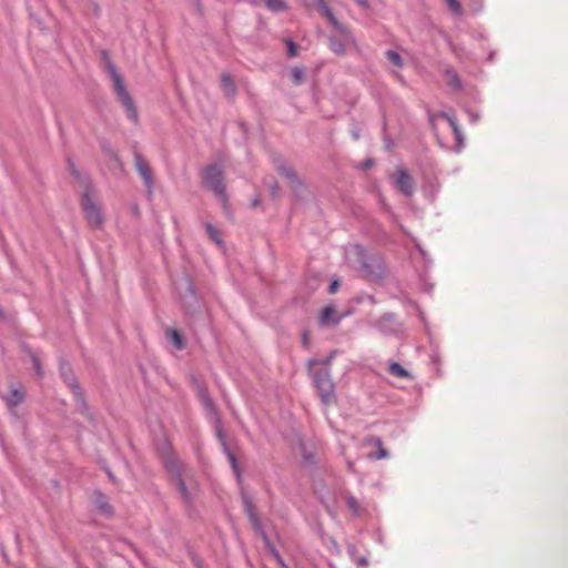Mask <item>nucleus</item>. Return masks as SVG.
I'll use <instances>...</instances> for the list:
<instances>
[{
  "instance_id": "obj_1",
  "label": "nucleus",
  "mask_w": 568,
  "mask_h": 568,
  "mask_svg": "<svg viewBox=\"0 0 568 568\" xmlns=\"http://www.w3.org/2000/svg\"><path fill=\"white\" fill-rule=\"evenodd\" d=\"M84 220L91 230H100L104 224L103 209L97 191L91 184L85 185L80 200Z\"/></svg>"
},
{
  "instance_id": "obj_2",
  "label": "nucleus",
  "mask_w": 568,
  "mask_h": 568,
  "mask_svg": "<svg viewBox=\"0 0 568 568\" xmlns=\"http://www.w3.org/2000/svg\"><path fill=\"white\" fill-rule=\"evenodd\" d=\"M201 179L204 186L211 190L226 205L227 195L223 169L217 164L207 165L201 172Z\"/></svg>"
},
{
  "instance_id": "obj_3",
  "label": "nucleus",
  "mask_w": 568,
  "mask_h": 568,
  "mask_svg": "<svg viewBox=\"0 0 568 568\" xmlns=\"http://www.w3.org/2000/svg\"><path fill=\"white\" fill-rule=\"evenodd\" d=\"M109 71L111 73V78L113 80L116 94L126 111L128 118L130 120H132L133 122H136L138 121V110L134 105L133 100L131 99L129 92L126 91V89L124 87L122 78L120 77V74L118 73V71L113 64L109 65Z\"/></svg>"
},
{
  "instance_id": "obj_4",
  "label": "nucleus",
  "mask_w": 568,
  "mask_h": 568,
  "mask_svg": "<svg viewBox=\"0 0 568 568\" xmlns=\"http://www.w3.org/2000/svg\"><path fill=\"white\" fill-rule=\"evenodd\" d=\"M314 385L318 392L324 405H331L336 402L335 386L327 369L321 371L313 376Z\"/></svg>"
},
{
  "instance_id": "obj_5",
  "label": "nucleus",
  "mask_w": 568,
  "mask_h": 568,
  "mask_svg": "<svg viewBox=\"0 0 568 568\" xmlns=\"http://www.w3.org/2000/svg\"><path fill=\"white\" fill-rule=\"evenodd\" d=\"M163 463L166 469L176 478V486L182 496L186 501L191 500V494L187 491L184 479L182 478L183 465L174 457V455L163 456Z\"/></svg>"
},
{
  "instance_id": "obj_6",
  "label": "nucleus",
  "mask_w": 568,
  "mask_h": 568,
  "mask_svg": "<svg viewBox=\"0 0 568 568\" xmlns=\"http://www.w3.org/2000/svg\"><path fill=\"white\" fill-rule=\"evenodd\" d=\"M135 169L144 181L145 186L151 192L153 186L152 169L148 161H145L140 154H135L134 158Z\"/></svg>"
},
{
  "instance_id": "obj_7",
  "label": "nucleus",
  "mask_w": 568,
  "mask_h": 568,
  "mask_svg": "<svg viewBox=\"0 0 568 568\" xmlns=\"http://www.w3.org/2000/svg\"><path fill=\"white\" fill-rule=\"evenodd\" d=\"M396 186L407 196H410L414 192V180L404 170H397L395 172Z\"/></svg>"
},
{
  "instance_id": "obj_8",
  "label": "nucleus",
  "mask_w": 568,
  "mask_h": 568,
  "mask_svg": "<svg viewBox=\"0 0 568 568\" xmlns=\"http://www.w3.org/2000/svg\"><path fill=\"white\" fill-rule=\"evenodd\" d=\"M306 7L307 9L312 10V9H315L317 10L322 16H324L325 18L328 19V21L336 26L337 24V21H336V18L334 17L331 8L328 7V4L325 2V0H310L307 3H306Z\"/></svg>"
},
{
  "instance_id": "obj_9",
  "label": "nucleus",
  "mask_w": 568,
  "mask_h": 568,
  "mask_svg": "<svg viewBox=\"0 0 568 568\" xmlns=\"http://www.w3.org/2000/svg\"><path fill=\"white\" fill-rule=\"evenodd\" d=\"M339 321L341 316L337 314L334 306H325L320 313V324L323 326L338 324Z\"/></svg>"
},
{
  "instance_id": "obj_10",
  "label": "nucleus",
  "mask_w": 568,
  "mask_h": 568,
  "mask_svg": "<svg viewBox=\"0 0 568 568\" xmlns=\"http://www.w3.org/2000/svg\"><path fill=\"white\" fill-rule=\"evenodd\" d=\"M92 501L95 508L103 515L112 514V506L109 503V499L101 491H94L92 495Z\"/></svg>"
},
{
  "instance_id": "obj_11",
  "label": "nucleus",
  "mask_w": 568,
  "mask_h": 568,
  "mask_svg": "<svg viewBox=\"0 0 568 568\" xmlns=\"http://www.w3.org/2000/svg\"><path fill=\"white\" fill-rule=\"evenodd\" d=\"M276 170L283 178H286L290 181L292 187L295 189L302 184L295 171L291 166L281 163L276 166Z\"/></svg>"
},
{
  "instance_id": "obj_12",
  "label": "nucleus",
  "mask_w": 568,
  "mask_h": 568,
  "mask_svg": "<svg viewBox=\"0 0 568 568\" xmlns=\"http://www.w3.org/2000/svg\"><path fill=\"white\" fill-rule=\"evenodd\" d=\"M221 88L225 97L234 98L236 94V85L231 74L223 73L221 75Z\"/></svg>"
},
{
  "instance_id": "obj_13",
  "label": "nucleus",
  "mask_w": 568,
  "mask_h": 568,
  "mask_svg": "<svg viewBox=\"0 0 568 568\" xmlns=\"http://www.w3.org/2000/svg\"><path fill=\"white\" fill-rule=\"evenodd\" d=\"M23 399L24 394L18 388H12L6 398L8 405L10 406H18L23 402Z\"/></svg>"
},
{
  "instance_id": "obj_14",
  "label": "nucleus",
  "mask_w": 568,
  "mask_h": 568,
  "mask_svg": "<svg viewBox=\"0 0 568 568\" xmlns=\"http://www.w3.org/2000/svg\"><path fill=\"white\" fill-rule=\"evenodd\" d=\"M265 6L273 12H282L288 10V6L284 0H265Z\"/></svg>"
},
{
  "instance_id": "obj_15",
  "label": "nucleus",
  "mask_w": 568,
  "mask_h": 568,
  "mask_svg": "<svg viewBox=\"0 0 568 568\" xmlns=\"http://www.w3.org/2000/svg\"><path fill=\"white\" fill-rule=\"evenodd\" d=\"M388 372L390 375L398 378H408L409 373L398 363H392L388 367Z\"/></svg>"
},
{
  "instance_id": "obj_16",
  "label": "nucleus",
  "mask_w": 568,
  "mask_h": 568,
  "mask_svg": "<svg viewBox=\"0 0 568 568\" xmlns=\"http://www.w3.org/2000/svg\"><path fill=\"white\" fill-rule=\"evenodd\" d=\"M263 541L266 546V548L268 549V551L273 555V557L276 559V561L278 564H281V566H285L284 565V561L283 559L281 558L278 551L276 550V548L274 547V545L271 542L270 538L267 535H263Z\"/></svg>"
},
{
  "instance_id": "obj_17",
  "label": "nucleus",
  "mask_w": 568,
  "mask_h": 568,
  "mask_svg": "<svg viewBox=\"0 0 568 568\" xmlns=\"http://www.w3.org/2000/svg\"><path fill=\"white\" fill-rule=\"evenodd\" d=\"M166 334L178 349L183 348V339L176 329H168Z\"/></svg>"
},
{
  "instance_id": "obj_18",
  "label": "nucleus",
  "mask_w": 568,
  "mask_h": 568,
  "mask_svg": "<svg viewBox=\"0 0 568 568\" xmlns=\"http://www.w3.org/2000/svg\"><path fill=\"white\" fill-rule=\"evenodd\" d=\"M205 229L210 239L220 245L222 243V237L219 230H216L211 223H206Z\"/></svg>"
},
{
  "instance_id": "obj_19",
  "label": "nucleus",
  "mask_w": 568,
  "mask_h": 568,
  "mask_svg": "<svg viewBox=\"0 0 568 568\" xmlns=\"http://www.w3.org/2000/svg\"><path fill=\"white\" fill-rule=\"evenodd\" d=\"M386 57L392 64H394L396 67L403 65L402 58L397 52L389 50L386 52Z\"/></svg>"
},
{
  "instance_id": "obj_20",
  "label": "nucleus",
  "mask_w": 568,
  "mask_h": 568,
  "mask_svg": "<svg viewBox=\"0 0 568 568\" xmlns=\"http://www.w3.org/2000/svg\"><path fill=\"white\" fill-rule=\"evenodd\" d=\"M372 442L377 446L378 454L374 456L377 459L386 458L388 456L386 449L383 447L382 440L379 438H372ZM369 457H373L372 455Z\"/></svg>"
},
{
  "instance_id": "obj_21",
  "label": "nucleus",
  "mask_w": 568,
  "mask_h": 568,
  "mask_svg": "<svg viewBox=\"0 0 568 568\" xmlns=\"http://www.w3.org/2000/svg\"><path fill=\"white\" fill-rule=\"evenodd\" d=\"M346 501L353 514L358 515L361 513V505L355 497L349 496L347 497Z\"/></svg>"
},
{
  "instance_id": "obj_22",
  "label": "nucleus",
  "mask_w": 568,
  "mask_h": 568,
  "mask_svg": "<svg viewBox=\"0 0 568 568\" xmlns=\"http://www.w3.org/2000/svg\"><path fill=\"white\" fill-rule=\"evenodd\" d=\"M450 11L457 16L462 14L463 9L458 0H444Z\"/></svg>"
},
{
  "instance_id": "obj_23",
  "label": "nucleus",
  "mask_w": 568,
  "mask_h": 568,
  "mask_svg": "<svg viewBox=\"0 0 568 568\" xmlns=\"http://www.w3.org/2000/svg\"><path fill=\"white\" fill-rule=\"evenodd\" d=\"M291 75H292V79H293L295 84L302 83V81L304 79V72L300 68H293L292 72H291Z\"/></svg>"
},
{
  "instance_id": "obj_24",
  "label": "nucleus",
  "mask_w": 568,
  "mask_h": 568,
  "mask_svg": "<svg viewBox=\"0 0 568 568\" xmlns=\"http://www.w3.org/2000/svg\"><path fill=\"white\" fill-rule=\"evenodd\" d=\"M61 373H62L63 378L70 386H75V384H74L75 379L71 372H67V368L64 366H61Z\"/></svg>"
},
{
  "instance_id": "obj_25",
  "label": "nucleus",
  "mask_w": 568,
  "mask_h": 568,
  "mask_svg": "<svg viewBox=\"0 0 568 568\" xmlns=\"http://www.w3.org/2000/svg\"><path fill=\"white\" fill-rule=\"evenodd\" d=\"M201 399H202V403L203 405L210 410L212 412L214 409V404H213V400L212 398L207 395V394H202L201 395Z\"/></svg>"
},
{
  "instance_id": "obj_26",
  "label": "nucleus",
  "mask_w": 568,
  "mask_h": 568,
  "mask_svg": "<svg viewBox=\"0 0 568 568\" xmlns=\"http://www.w3.org/2000/svg\"><path fill=\"white\" fill-rule=\"evenodd\" d=\"M287 49H288V55L290 57H295L296 55L297 47H296V44L293 41H291V40L287 41Z\"/></svg>"
},
{
  "instance_id": "obj_27",
  "label": "nucleus",
  "mask_w": 568,
  "mask_h": 568,
  "mask_svg": "<svg viewBox=\"0 0 568 568\" xmlns=\"http://www.w3.org/2000/svg\"><path fill=\"white\" fill-rule=\"evenodd\" d=\"M310 333L307 331L303 332L302 334V345L303 347L305 348H308L310 347Z\"/></svg>"
},
{
  "instance_id": "obj_28",
  "label": "nucleus",
  "mask_w": 568,
  "mask_h": 568,
  "mask_svg": "<svg viewBox=\"0 0 568 568\" xmlns=\"http://www.w3.org/2000/svg\"><path fill=\"white\" fill-rule=\"evenodd\" d=\"M338 285H339V284H338V282H337V281L332 282V283H331V285H329V290H328V291H329V293H331V294L336 293V291H337V288H338Z\"/></svg>"
},
{
  "instance_id": "obj_29",
  "label": "nucleus",
  "mask_w": 568,
  "mask_h": 568,
  "mask_svg": "<svg viewBox=\"0 0 568 568\" xmlns=\"http://www.w3.org/2000/svg\"><path fill=\"white\" fill-rule=\"evenodd\" d=\"M332 50H333L334 52H337V53L343 52V50H342V48L339 47V44H335V43H332Z\"/></svg>"
},
{
  "instance_id": "obj_30",
  "label": "nucleus",
  "mask_w": 568,
  "mask_h": 568,
  "mask_svg": "<svg viewBox=\"0 0 568 568\" xmlns=\"http://www.w3.org/2000/svg\"><path fill=\"white\" fill-rule=\"evenodd\" d=\"M230 460L232 463L233 468L237 471L236 459H235V457L233 455H230Z\"/></svg>"
},
{
  "instance_id": "obj_31",
  "label": "nucleus",
  "mask_w": 568,
  "mask_h": 568,
  "mask_svg": "<svg viewBox=\"0 0 568 568\" xmlns=\"http://www.w3.org/2000/svg\"><path fill=\"white\" fill-rule=\"evenodd\" d=\"M33 363H34V367H36V369H37L38 374L40 375V374H41V372H40V364H39L38 359H37V358H34V359H33Z\"/></svg>"
},
{
  "instance_id": "obj_32",
  "label": "nucleus",
  "mask_w": 568,
  "mask_h": 568,
  "mask_svg": "<svg viewBox=\"0 0 568 568\" xmlns=\"http://www.w3.org/2000/svg\"><path fill=\"white\" fill-rule=\"evenodd\" d=\"M277 184H274L272 187H271V192H272V195L275 196L276 195V192H277Z\"/></svg>"
},
{
  "instance_id": "obj_33",
  "label": "nucleus",
  "mask_w": 568,
  "mask_h": 568,
  "mask_svg": "<svg viewBox=\"0 0 568 568\" xmlns=\"http://www.w3.org/2000/svg\"><path fill=\"white\" fill-rule=\"evenodd\" d=\"M357 3H359L361 6L365 7L366 6V0H355Z\"/></svg>"
},
{
  "instance_id": "obj_34",
  "label": "nucleus",
  "mask_w": 568,
  "mask_h": 568,
  "mask_svg": "<svg viewBox=\"0 0 568 568\" xmlns=\"http://www.w3.org/2000/svg\"><path fill=\"white\" fill-rule=\"evenodd\" d=\"M361 564L366 565V559L361 560Z\"/></svg>"
},
{
  "instance_id": "obj_35",
  "label": "nucleus",
  "mask_w": 568,
  "mask_h": 568,
  "mask_svg": "<svg viewBox=\"0 0 568 568\" xmlns=\"http://www.w3.org/2000/svg\"><path fill=\"white\" fill-rule=\"evenodd\" d=\"M361 564L366 565V559L361 560Z\"/></svg>"
},
{
  "instance_id": "obj_36",
  "label": "nucleus",
  "mask_w": 568,
  "mask_h": 568,
  "mask_svg": "<svg viewBox=\"0 0 568 568\" xmlns=\"http://www.w3.org/2000/svg\"><path fill=\"white\" fill-rule=\"evenodd\" d=\"M2 315H3V314H2V311L0 310V317H2Z\"/></svg>"
}]
</instances>
